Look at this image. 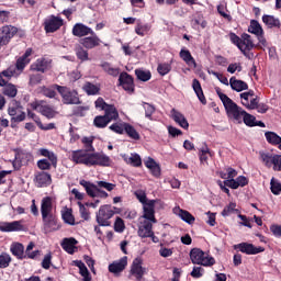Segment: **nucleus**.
<instances>
[{"label":"nucleus","instance_id":"obj_44","mask_svg":"<svg viewBox=\"0 0 281 281\" xmlns=\"http://www.w3.org/2000/svg\"><path fill=\"white\" fill-rule=\"evenodd\" d=\"M248 32L250 34H255L256 36H262L265 31H262V26L260 25V23L258 21L251 20L250 25L248 27Z\"/></svg>","mask_w":281,"mask_h":281},{"label":"nucleus","instance_id":"obj_21","mask_svg":"<svg viewBox=\"0 0 281 281\" xmlns=\"http://www.w3.org/2000/svg\"><path fill=\"white\" fill-rule=\"evenodd\" d=\"M120 86L123 87L124 91L133 92L135 85L133 83V77L127 72H122L119 77Z\"/></svg>","mask_w":281,"mask_h":281},{"label":"nucleus","instance_id":"obj_2","mask_svg":"<svg viewBox=\"0 0 281 281\" xmlns=\"http://www.w3.org/2000/svg\"><path fill=\"white\" fill-rule=\"evenodd\" d=\"M190 258L193 265H201L202 267H214L216 265L214 257L199 248L191 249Z\"/></svg>","mask_w":281,"mask_h":281},{"label":"nucleus","instance_id":"obj_30","mask_svg":"<svg viewBox=\"0 0 281 281\" xmlns=\"http://www.w3.org/2000/svg\"><path fill=\"white\" fill-rule=\"evenodd\" d=\"M173 213L177 214L181 221L188 223V225H192L195 221L194 216L190 212L184 211L179 206L173 209Z\"/></svg>","mask_w":281,"mask_h":281},{"label":"nucleus","instance_id":"obj_29","mask_svg":"<svg viewBox=\"0 0 281 281\" xmlns=\"http://www.w3.org/2000/svg\"><path fill=\"white\" fill-rule=\"evenodd\" d=\"M254 47V41H251V35L249 34H243L241 40L239 42L238 49L245 54V52H251V48Z\"/></svg>","mask_w":281,"mask_h":281},{"label":"nucleus","instance_id":"obj_18","mask_svg":"<svg viewBox=\"0 0 281 281\" xmlns=\"http://www.w3.org/2000/svg\"><path fill=\"white\" fill-rule=\"evenodd\" d=\"M100 43H102V41L100 40V37H98L95 32H93V34H90V36L88 37H83L80 40V45H82V47H85L86 49H93L95 47H99Z\"/></svg>","mask_w":281,"mask_h":281},{"label":"nucleus","instance_id":"obj_3","mask_svg":"<svg viewBox=\"0 0 281 281\" xmlns=\"http://www.w3.org/2000/svg\"><path fill=\"white\" fill-rule=\"evenodd\" d=\"M259 157L266 168H272L274 172H281V155L269 151H260Z\"/></svg>","mask_w":281,"mask_h":281},{"label":"nucleus","instance_id":"obj_61","mask_svg":"<svg viewBox=\"0 0 281 281\" xmlns=\"http://www.w3.org/2000/svg\"><path fill=\"white\" fill-rule=\"evenodd\" d=\"M240 98L243 106L249 105V102H251V99L254 98V91L250 90L248 92L240 93Z\"/></svg>","mask_w":281,"mask_h":281},{"label":"nucleus","instance_id":"obj_56","mask_svg":"<svg viewBox=\"0 0 281 281\" xmlns=\"http://www.w3.org/2000/svg\"><path fill=\"white\" fill-rule=\"evenodd\" d=\"M127 123H114L110 126V131L117 133L119 135H123L124 131H126Z\"/></svg>","mask_w":281,"mask_h":281},{"label":"nucleus","instance_id":"obj_49","mask_svg":"<svg viewBox=\"0 0 281 281\" xmlns=\"http://www.w3.org/2000/svg\"><path fill=\"white\" fill-rule=\"evenodd\" d=\"M83 90L88 95H98V93H100V88L91 82H87L83 86Z\"/></svg>","mask_w":281,"mask_h":281},{"label":"nucleus","instance_id":"obj_13","mask_svg":"<svg viewBox=\"0 0 281 281\" xmlns=\"http://www.w3.org/2000/svg\"><path fill=\"white\" fill-rule=\"evenodd\" d=\"M144 263V261L142 260V258H136L134 259L132 267H131V276H134V278L136 280H142V278H144V276H146V273H148V269L143 267L142 265Z\"/></svg>","mask_w":281,"mask_h":281},{"label":"nucleus","instance_id":"obj_38","mask_svg":"<svg viewBox=\"0 0 281 281\" xmlns=\"http://www.w3.org/2000/svg\"><path fill=\"white\" fill-rule=\"evenodd\" d=\"M74 265L75 267H78L79 273L83 278V281H91V273H89V269H87L85 262L80 260H75Z\"/></svg>","mask_w":281,"mask_h":281},{"label":"nucleus","instance_id":"obj_20","mask_svg":"<svg viewBox=\"0 0 281 281\" xmlns=\"http://www.w3.org/2000/svg\"><path fill=\"white\" fill-rule=\"evenodd\" d=\"M128 265V257H122L121 259L113 261L109 265L110 273H122Z\"/></svg>","mask_w":281,"mask_h":281},{"label":"nucleus","instance_id":"obj_39","mask_svg":"<svg viewBox=\"0 0 281 281\" xmlns=\"http://www.w3.org/2000/svg\"><path fill=\"white\" fill-rule=\"evenodd\" d=\"M192 88L200 102L203 104H207V101L205 100V94H203V88H201V82L198 81V79H193Z\"/></svg>","mask_w":281,"mask_h":281},{"label":"nucleus","instance_id":"obj_27","mask_svg":"<svg viewBox=\"0 0 281 281\" xmlns=\"http://www.w3.org/2000/svg\"><path fill=\"white\" fill-rule=\"evenodd\" d=\"M150 30H153V26L149 23H144L142 20L136 21L134 32L137 36H148L150 34Z\"/></svg>","mask_w":281,"mask_h":281},{"label":"nucleus","instance_id":"obj_26","mask_svg":"<svg viewBox=\"0 0 281 281\" xmlns=\"http://www.w3.org/2000/svg\"><path fill=\"white\" fill-rule=\"evenodd\" d=\"M89 34H93V29L82 24L76 23L72 27V35L82 38V36H89Z\"/></svg>","mask_w":281,"mask_h":281},{"label":"nucleus","instance_id":"obj_48","mask_svg":"<svg viewBox=\"0 0 281 281\" xmlns=\"http://www.w3.org/2000/svg\"><path fill=\"white\" fill-rule=\"evenodd\" d=\"M265 135L269 144H272V145L281 144V137L274 132H266Z\"/></svg>","mask_w":281,"mask_h":281},{"label":"nucleus","instance_id":"obj_62","mask_svg":"<svg viewBox=\"0 0 281 281\" xmlns=\"http://www.w3.org/2000/svg\"><path fill=\"white\" fill-rule=\"evenodd\" d=\"M240 98L243 106L249 105V102H251V99L254 98V91L250 90L248 92L240 93Z\"/></svg>","mask_w":281,"mask_h":281},{"label":"nucleus","instance_id":"obj_16","mask_svg":"<svg viewBox=\"0 0 281 281\" xmlns=\"http://www.w3.org/2000/svg\"><path fill=\"white\" fill-rule=\"evenodd\" d=\"M56 206L54 205V199L52 196H44L41 201V215L49 216L55 214Z\"/></svg>","mask_w":281,"mask_h":281},{"label":"nucleus","instance_id":"obj_5","mask_svg":"<svg viewBox=\"0 0 281 281\" xmlns=\"http://www.w3.org/2000/svg\"><path fill=\"white\" fill-rule=\"evenodd\" d=\"M58 93L61 95L64 104H80V98H78V92L71 90L67 87L56 86Z\"/></svg>","mask_w":281,"mask_h":281},{"label":"nucleus","instance_id":"obj_43","mask_svg":"<svg viewBox=\"0 0 281 281\" xmlns=\"http://www.w3.org/2000/svg\"><path fill=\"white\" fill-rule=\"evenodd\" d=\"M135 76L140 82H148L150 78H153V74H150V70H146L144 68H138L135 70Z\"/></svg>","mask_w":281,"mask_h":281},{"label":"nucleus","instance_id":"obj_8","mask_svg":"<svg viewBox=\"0 0 281 281\" xmlns=\"http://www.w3.org/2000/svg\"><path fill=\"white\" fill-rule=\"evenodd\" d=\"M16 32L19 30L12 25H5L0 29V49L5 47L14 38Z\"/></svg>","mask_w":281,"mask_h":281},{"label":"nucleus","instance_id":"obj_42","mask_svg":"<svg viewBox=\"0 0 281 281\" xmlns=\"http://www.w3.org/2000/svg\"><path fill=\"white\" fill-rule=\"evenodd\" d=\"M101 67L105 74L113 76V78H117V76H120V68L113 67V65H111L109 61H103Z\"/></svg>","mask_w":281,"mask_h":281},{"label":"nucleus","instance_id":"obj_35","mask_svg":"<svg viewBox=\"0 0 281 281\" xmlns=\"http://www.w3.org/2000/svg\"><path fill=\"white\" fill-rule=\"evenodd\" d=\"M122 158L130 166H134V168H139V166H142V157H139V154H131L130 156L124 154Z\"/></svg>","mask_w":281,"mask_h":281},{"label":"nucleus","instance_id":"obj_4","mask_svg":"<svg viewBox=\"0 0 281 281\" xmlns=\"http://www.w3.org/2000/svg\"><path fill=\"white\" fill-rule=\"evenodd\" d=\"M38 153L42 157H46L47 159H41L37 161V168L40 170H50L52 166H56L58 164V157L54 151H49V149L41 148Z\"/></svg>","mask_w":281,"mask_h":281},{"label":"nucleus","instance_id":"obj_63","mask_svg":"<svg viewBox=\"0 0 281 281\" xmlns=\"http://www.w3.org/2000/svg\"><path fill=\"white\" fill-rule=\"evenodd\" d=\"M41 82H43V75L33 74L30 76L29 85H31V87H35V85H41Z\"/></svg>","mask_w":281,"mask_h":281},{"label":"nucleus","instance_id":"obj_50","mask_svg":"<svg viewBox=\"0 0 281 281\" xmlns=\"http://www.w3.org/2000/svg\"><path fill=\"white\" fill-rule=\"evenodd\" d=\"M157 71L160 76H168L172 71V66L169 63L158 64Z\"/></svg>","mask_w":281,"mask_h":281},{"label":"nucleus","instance_id":"obj_22","mask_svg":"<svg viewBox=\"0 0 281 281\" xmlns=\"http://www.w3.org/2000/svg\"><path fill=\"white\" fill-rule=\"evenodd\" d=\"M170 115L173 122H176V124H179L181 128L188 130L190 127V123H188V120L179 110L172 109L170 111Z\"/></svg>","mask_w":281,"mask_h":281},{"label":"nucleus","instance_id":"obj_10","mask_svg":"<svg viewBox=\"0 0 281 281\" xmlns=\"http://www.w3.org/2000/svg\"><path fill=\"white\" fill-rule=\"evenodd\" d=\"M42 222L46 234H49V232H58V229H60L56 213L52 215H42Z\"/></svg>","mask_w":281,"mask_h":281},{"label":"nucleus","instance_id":"obj_11","mask_svg":"<svg viewBox=\"0 0 281 281\" xmlns=\"http://www.w3.org/2000/svg\"><path fill=\"white\" fill-rule=\"evenodd\" d=\"M70 159L74 164H82L83 166H91V154L85 149L72 150L70 153Z\"/></svg>","mask_w":281,"mask_h":281},{"label":"nucleus","instance_id":"obj_59","mask_svg":"<svg viewBox=\"0 0 281 281\" xmlns=\"http://www.w3.org/2000/svg\"><path fill=\"white\" fill-rule=\"evenodd\" d=\"M109 122L110 121H108L104 115H100V116L94 117V126H97V128L106 127Z\"/></svg>","mask_w":281,"mask_h":281},{"label":"nucleus","instance_id":"obj_24","mask_svg":"<svg viewBox=\"0 0 281 281\" xmlns=\"http://www.w3.org/2000/svg\"><path fill=\"white\" fill-rule=\"evenodd\" d=\"M143 215L139 217V221H148V223H157V218H155V206L153 204H145L143 206Z\"/></svg>","mask_w":281,"mask_h":281},{"label":"nucleus","instance_id":"obj_55","mask_svg":"<svg viewBox=\"0 0 281 281\" xmlns=\"http://www.w3.org/2000/svg\"><path fill=\"white\" fill-rule=\"evenodd\" d=\"M76 56L79 60H81V63H85L87 60H89V52H87L86 49L82 48V46H79L76 49Z\"/></svg>","mask_w":281,"mask_h":281},{"label":"nucleus","instance_id":"obj_45","mask_svg":"<svg viewBox=\"0 0 281 281\" xmlns=\"http://www.w3.org/2000/svg\"><path fill=\"white\" fill-rule=\"evenodd\" d=\"M262 22L269 27H280V20L273 15H263Z\"/></svg>","mask_w":281,"mask_h":281},{"label":"nucleus","instance_id":"obj_31","mask_svg":"<svg viewBox=\"0 0 281 281\" xmlns=\"http://www.w3.org/2000/svg\"><path fill=\"white\" fill-rule=\"evenodd\" d=\"M27 117H30L32 121H34L35 124H37L38 128H41V131H52L55 128L54 123L43 125V123L41 122V117H38L34 112H32L30 110H27Z\"/></svg>","mask_w":281,"mask_h":281},{"label":"nucleus","instance_id":"obj_7","mask_svg":"<svg viewBox=\"0 0 281 281\" xmlns=\"http://www.w3.org/2000/svg\"><path fill=\"white\" fill-rule=\"evenodd\" d=\"M80 186H82V188H85L88 196H91L92 199L95 198H100V199H108L109 198V193H106V191L99 189L98 186L93 184L90 181L87 180H80Z\"/></svg>","mask_w":281,"mask_h":281},{"label":"nucleus","instance_id":"obj_57","mask_svg":"<svg viewBox=\"0 0 281 281\" xmlns=\"http://www.w3.org/2000/svg\"><path fill=\"white\" fill-rule=\"evenodd\" d=\"M270 190H271L272 194H280V192H281L280 180L272 178L270 181Z\"/></svg>","mask_w":281,"mask_h":281},{"label":"nucleus","instance_id":"obj_46","mask_svg":"<svg viewBox=\"0 0 281 281\" xmlns=\"http://www.w3.org/2000/svg\"><path fill=\"white\" fill-rule=\"evenodd\" d=\"M61 218L64 223H67L68 225H76V218H74V214L71 213V209H66L61 213Z\"/></svg>","mask_w":281,"mask_h":281},{"label":"nucleus","instance_id":"obj_52","mask_svg":"<svg viewBox=\"0 0 281 281\" xmlns=\"http://www.w3.org/2000/svg\"><path fill=\"white\" fill-rule=\"evenodd\" d=\"M125 133L128 135V137H131V139H139V133L137 130H135V127H133V125L128 123L125 125Z\"/></svg>","mask_w":281,"mask_h":281},{"label":"nucleus","instance_id":"obj_51","mask_svg":"<svg viewBox=\"0 0 281 281\" xmlns=\"http://www.w3.org/2000/svg\"><path fill=\"white\" fill-rule=\"evenodd\" d=\"M142 106L145 111V117H147V120H153V114L155 113V105L147 102H142Z\"/></svg>","mask_w":281,"mask_h":281},{"label":"nucleus","instance_id":"obj_60","mask_svg":"<svg viewBox=\"0 0 281 281\" xmlns=\"http://www.w3.org/2000/svg\"><path fill=\"white\" fill-rule=\"evenodd\" d=\"M240 98L243 106L249 105V102H251V99L254 98V91L250 90L248 92L240 93Z\"/></svg>","mask_w":281,"mask_h":281},{"label":"nucleus","instance_id":"obj_28","mask_svg":"<svg viewBox=\"0 0 281 281\" xmlns=\"http://www.w3.org/2000/svg\"><path fill=\"white\" fill-rule=\"evenodd\" d=\"M35 182L38 188H47V186H52V175L42 171L35 176Z\"/></svg>","mask_w":281,"mask_h":281},{"label":"nucleus","instance_id":"obj_37","mask_svg":"<svg viewBox=\"0 0 281 281\" xmlns=\"http://www.w3.org/2000/svg\"><path fill=\"white\" fill-rule=\"evenodd\" d=\"M11 254L18 257L19 260H23L25 258V247L23 244L15 243L10 247Z\"/></svg>","mask_w":281,"mask_h":281},{"label":"nucleus","instance_id":"obj_17","mask_svg":"<svg viewBox=\"0 0 281 281\" xmlns=\"http://www.w3.org/2000/svg\"><path fill=\"white\" fill-rule=\"evenodd\" d=\"M32 71H40L41 74H45V71H49L52 69V59L47 57H41L36 59V61L31 66Z\"/></svg>","mask_w":281,"mask_h":281},{"label":"nucleus","instance_id":"obj_64","mask_svg":"<svg viewBox=\"0 0 281 281\" xmlns=\"http://www.w3.org/2000/svg\"><path fill=\"white\" fill-rule=\"evenodd\" d=\"M236 212V203L231 202L222 211V216H231Z\"/></svg>","mask_w":281,"mask_h":281},{"label":"nucleus","instance_id":"obj_36","mask_svg":"<svg viewBox=\"0 0 281 281\" xmlns=\"http://www.w3.org/2000/svg\"><path fill=\"white\" fill-rule=\"evenodd\" d=\"M145 166L146 168H148V170H150L154 177H159L161 175V168L159 167L157 161H155V159L150 157L147 158V160L145 161Z\"/></svg>","mask_w":281,"mask_h":281},{"label":"nucleus","instance_id":"obj_19","mask_svg":"<svg viewBox=\"0 0 281 281\" xmlns=\"http://www.w3.org/2000/svg\"><path fill=\"white\" fill-rule=\"evenodd\" d=\"M23 221L4 222L0 225V232H23Z\"/></svg>","mask_w":281,"mask_h":281},{"label":"nucleus","instance_id":"obj_32","mask_svg":"<svg viewBox=\"0 0 281 281\" xmlns=\"http://www.w3.org/2000/svg\"><path fill=\"white\" fill-rule=\"evenodd\" d=\"M229 85H231V89H233V91H237V93H240V91H247V89H249V86L247 85V82L243 80H238L236 79V77H232L229 79Z\"/></svg>","mask_w":281,"mask_h":281},{"label":"nucleus","instance_id":"obj_40","mask_svg":"<svg viewBox=\"0 0 281 281\" xmlns=\"http://www.w3.org/2000/svg\"><path fill=\"white\" fill-rule=\"evenodd\" d=\"M104 113L105 114L103 116L109 122H113V120H117L120 117V113H117V109L115 108V105H106Z\"/></svg>","mask_w":281,"mask_h":281},{"label":"nucleus","instance_id":"obj_1","mask_svg":"<svg viewBox=\"0 0 281 281\" xmlns=\"http://www.w3.org/2000/svg\"><path fill=\"white\" fill-rule=\"evenodd\" d=\"M216 93L224 104L225 111L231 120H234V122H237V124H243V115L245 113V110L236 102H234L227 94L223 93L221 91V88H216Z\"/></svg>","mask_w":281,"mask_h":281},{"label":"nucleus","instance_id":"obj_53","mask_svg":"<svg viewBox=\"0 0 281 281\" xmlns=\"http://www.w3.org/2000/svg\"><path fill=\"white\" fill-rule=\"evenodd\" d=\"M241 122H244V124H246V126H256V116L247 113V111H245V113L241 116Z\"/></svg>","mask_w":281,"mask_h":281},{"label":"nucleus","instance_id":"obj_33","mask_svg":"<svg viewBox=\"0 0 281 281\" xmlns=\"http://www.w3.org/2000/svg\"><path fill=\"white\" fill-rule=\"evenodd\" d=\"M76 245H78V240L76 238H65L61 243V247L64 250H66L67 254H76Z\"/></svg>","mask_w":281,"mask_h":281},{"label":"nucleus","instance_id":"obj_54","mask_svg":"<svg viewBox=\"0 0 281 281\" xmlns=\"http://www.w3.org/2000/svg\"><path fill=\"white\" fill-rule=\"evenodd\" d=\"M4 95H8V98H16V86L9 83L7 86H4V90H3Z\"/></svg>","mask_w":281,"mask_h":281},{"label":"nucleus","instance_id":"obj_58","mask_svg":"<svg viewBox=\"0 0 281 281\" xmlns=\"http://www.w3.org/2000/svg\"><path fill=\"white\" fill-rule=\"evenodd\" d=\"M82 144L86 148V153H93V150H95V148H93V137H83L82 138Z\"/></svg>","mask_w":281,"mask_h":281},{"label":"nucleus","instance_id":"obj_25","mask_svg":"<svg viewBox=\"0 0 281 281\" xmlns=\"http://www.w3.org/2000/svg\"><path fill=\"white\" fill-rule=\"evenodd\" d=\"M44 25L46 32H56V30H60V27H63V19L50 16L45 21Z\"/></svg>","mask_w":281,"mask_h":281},{"label":"nucleus","instance_id":"obj_15","mask_svg":"<svg viewBox=\"0 0 281 281\" xmlns=\"http://www.w3.org/2000/svg\"><path fill=\"white\" fill-rule=\"evenodd\" d=\"M138 236L140 238H153L155 241V233L153 232V223L139 220Z\"/></svg>","mask_w":281,"mask_h":281},{"label":"nucleus","instance_id":"obj_23","mask_svg":"<svg viewBox=\"0 0 281 281\" xmlns=\"http://www.w3.org/2000/svg\"><path fill=\"white\" fill-rule=\"evenodd\" d=\"M249 183V180L245 176H239L236 179L225 180V186L232 190H238V188H245Z\"/></svg>","mask_w":281,"mask_h":281},{"label":"nucleus","instance_id":"obj_6","mask_svg":"<svg viewBox=\"0 0 281 281\" xmlns=\"http://www.w3.org/2000/svg\"><path fill=\"white\" fill-rule=\"evenodd\" d=\"M113 216H115V211H113V207L110 205H103L97 213V223L100 225V227H109V225H111L109 220L113 218Z\"/></svg>","mask_w":281,"mask_h":281},{"label":"nucleus","instance_id":"obj_12","mask_svg":"<svg viewBox=\"0 0 281 281\" xmlns=\"http://www.w3.org/2000/svg\"><path fill=\"white\" fill-rule=\"evenodd\" d=\"M113 164L111 157L104 153H93L90 156V166H102L103 168H109Z\"/></svg>","mask_w":281,"mask_h":281},{"label":"nucleus","instance_id":"obj_47","mask_svg":"<svg viewBox=\"0 0 281 281\" xmlns=\"http://www.w3.org/2000/svg\"><path fill=\"white\" fill-rule=\"evenodd\" d=\"M12 262V257L8 252H2L0 255V269H8Z\"/></svg>","mask_w":281,"mask_h":281},{"label":"nucleus","instance_id":"obj_41","mask_svg":"<svg viewBox=\"0 0 281 281\" xmlns=\"http://www.w3.org/2000/svg\"><path fill=\"white\" fill-rule=\"evenodd\" d=\"M180 58H182L189 67H196V61L194 60V57H192L190 50L182 48L180 50Z\"/></svg>","mask_w":281,"mask_h":281},{"label":"nucleus","instance_id":"obj_14","mask_svg":"<svg viewBox=\"0 0 281 281\" xmlns=\"http://www.w3.org/2000/svg\"><path fill=\"white\" fill-rule=\"evenodd\" d=\"M234 249L241 251V254H247V256H256V254H262L265 248L256 247L249 243H240L234 246Z\"/></svg>","mask_w":281,"mask_h":281},{"label":"nucleus","instance_id":"obj_34","mask_svg":"<svg viewBox=\"0 0 281 281\" xmlns=\"http://www.w3.org/2000/svg\"><path fill=\"white\" fill-rule=\"evenodd\" d=\"M30 56H32V48H27L22 57L16 61V69L23 71L26 65H30Z\"/></svg>","mask_w":281,"mask_h":281},{"label":"nucleus","instance_id":"obj_9","mask_svg":"<svg viewBox=\"0 0 281 281\" xmlns=\"http://www.w3.org/2000/svg\"><path fill=\"white\" fill-rule=\"evenodd\" d=\"M31 109H33V111H36L37 113H41L42 115H44V117H47L48 120H52L56 117V115H58V112H56L54 108L44 104L43 101L31 103Z\"/></svg>","mask_w":281,"mask_h":281}]
</instances>
